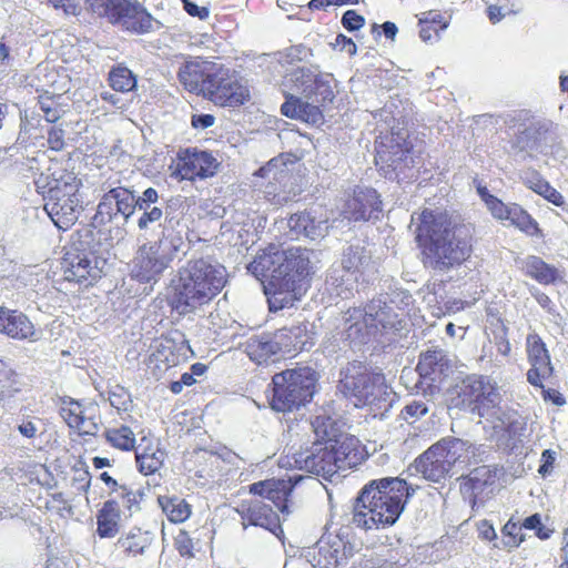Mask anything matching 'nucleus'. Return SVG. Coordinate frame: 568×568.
I'll return each mask as SVG.
<instances>
[{
  "instance_id": "f257e3e1",
  "label": "nucleus",
  "mask_w": 568,
  "mask_h": 568,
  "mask_svg": "<svg viewBox=\"0 0 568 568\" xmlns=\"http://www.w3.org/2000/svg\"><path fill=\"white\" fill-rule=\"evenodd\" d=\"M247 271L263 283L270 311L292 307L301 301L311 288L314 275L306 248L281 250L275 244L261 250Z\"/></svg>"
},
{
  "instance_id": "f03ea898",
  "label": "nucleus",
  "mask_w": 568,
  "mask_h": 568,
  "mask_svg": "<svg viewBox=\"0 0 568 568\" xmlns=\"http://www.w3.org/2000/svg\"><path fill=\"white\" fill-rule=\"evenodd\" d=\"M416 226V243L422 262L433 270L446 271L465 263L473 254L475 227L456 222L447 211L424 209Z\"/></svg>"
},
{
  "instance_id": "7ed1b4c3",
  "label": "nucleus",
  "mask_w": 568,
  "mask_h": 568,
  "mask_svg": "<svg viewBox=\"0 0 568 568\" xmlns=\"http://www.w3.org/2000/svg\"><path fill=\"white\" fill-rule=\"evenodd\" d=\"M229 282L226 267L210 257L189 260L172 282L169 303L181 315L194 313L220 295Z\"/></svg>"
},
{
  "instance_id": "20e7f679",
  "label": "nucleus",
  "mask_w": 568,
  "mask_h": 568,
  "mask_svg": "<svg viewBox=\"0 0 568 568\" xmlns=\"http://www.w3.org/2000/svg\"><path fill=\"white\" fill-rule=\"evenodd\" d=\"M414 493L415 489L399 477L373 479L356 498L353 523L366 530L389 527L397 521Z\"/></svg>"
},
{
  "instance_id": "39448f33",
  "label": "nucleus",
  "mask_w": 568,
  "mask_h": 568,
  "mask_svg": "<svg viewBox=\"0 0 568 568\" xmlns=\"http://www.w3.org/2000/svg\"><path fill=\"white\" fill-rule=\"evenodd\" d=\"M449 407L465 409L480 418L500 410L503 400L499 386L491 377L469 374L448 389Z\"/></svg>"
},
{
  "instance_id": "423d86ee",
  "label": "nucleus",
  "mask_w": 568,
  "mask_h": 568,
  "mask_svg": "<svg viewBox=\"0 0 568 568\" xmlns=\"http://www.w3.org/2000/svg\"><path fill=\"white\" fill-rule=\"evenodd\" d=\"M45 179L44 210L59 230L67 231L78 221L81 180L67 170L53 171Z\"/></svg>"
},
{
  "instance_id": "0eeeda50",
  "label": "nucleus",
  "mask_w": 568,
  "mask_h": 568,
  "mask_svg": "<svg viewBox=\"0 0 568 568\" xmlns=\"http://www.w3.org/2000/svg\"><path fill=\"white\" fill-rule=\"evenodd\" d=\"M316 372L310 367L288 368L272 377L270 407L277 413H291L313 399L316 390Z\"/></svg>"
},
{
  "instance_id": "6e6552de",
  "label": "nucleus",
  "mask_w": 568,
  "mask_h": 568,
  "mask_svg": "<svg viewBox=\"0 0 568 568\" xmlns=\"http://www.w3.org/2000/svg\"><path fill=\"white\" fill-rule=\"evenodd\" d=\"M181 243V237L162 234L156 241L140 245L131 262V277L142 284L156 282L171 267Z\"/></svg>"
},
{
  "instance_id": "1a4fd4ad",
  "label": "nucleus",
  "mask_w": 568,
  "mask_h": 568,
  "mask_svg": "<svg viewBox=\"0 0 568 568\" xmlns=\"http://www.w3.org/2000/svg\"><path fill=\"white\" fill-rule=\"evenodd\" d=\"M338 388L356 407L377 405L387 395L384 375L358 361L347 363L341 371Z\"/></svg>"
},
{
  "instance_id": "9d476101",
  "label": "nucleus",
  "mask_w": 568,
  "mask_h": 568,
  "mask_svg": "<svg viewBox=\"0 0 568 568\" xmlns=\"http://www.w3.org/2000/svg\"><path fill=\"white\" fill-rule=\"evenodd\" d=\"M88 9L122 30L144 34L152 30L153 17L139 0H87Z\"/></svg>"
},
{
  "instance_id": "9b49d317",
  "label": "nucleus",
  "mask_w": 568,
  "mask_h": 568,
  "mask_svg": "<svg viewBox=\"0 0 568 568\" xmlns=\"http://www.w3.org/2000/svg\"><path fill=\"white\" fill-rule=\"evenodd\" d=\"M203 98L219 108L237 109L250 102L251 90L237 71L219 64Z\"/></svg>"
},
{
  "instance_id": "f8f14e48",
  "label": "nucleus",
  "mask_w": 568,
  "mask_h": 568,
  "mask_svg": "<svg viewBox=\"0 0 568 568\" xmlns=\"http://www.w3.org/2000/svg\"><path fill=\"white\" fill-rule=\"evenodd\" d=\"M220 166L207 151L197 148L180 149L169 165L170 176L176 181H196L213 176Z\"/></svg>"
},
{
  "instance_id": "ddd939ff",
  "label": "nucleus",
  "mask_w": 568,
  "mask_h": 568,
  "mask_svg": "<svg viewBox=\"0 0 568 568\" xmlns=\"http://www.w3.org/2000/svg\"><path fill=\"white\" fill-rule=\"evenodd\" d=\"M98 258L77 247L68 250L61 262L64 278L84 286L93 285L102 277Z\"/></svg>"
},
{
  "instance_id": "4468645a",
  "label": "nucleus",
  "mask_w": 568,
  "mask_h": 568,
  "mask_svg": "<svg viewBox=\"0 0 568 568\" xmlns=\"http://www.w3.org/2000/svg\"><path fill=\"white\" fill-rule=\"evenodd\" d=\"M92 406H87L71 397L61 399L60 416L69 428L80 437H95L99 433V417Z\"/></svg>"
},
{
  "instance_id": "2eb2a0df",
  "label": "nucleus",
  "mask_w": 568,
  "mask_h": 568,
  "mask_svg": "<svg viewBox=\"0 0 568 568\" xmlns=\"http://www.w3.org/2000/svg\"><path fill=\"white\" fill-rule=\"evenodd\" d=\"M189 346L184 342H175L162 336L148 361V369L156 379L162 378L170 369L186 361Z\"/></svg>"
},
{
  "instance_id": "dca6fc26",
  "label": "nucleus",
  "mask_w": 568,
  "mask_h": 568,
  "mask_svg": "<svg viewBox=\"0 0 568 568\" xmlns=\"http://www.w3.org/2000/svg\"><path fill=\"white\" fill-rule=\"evenodd\" d=\"M243 528L255 526L274 535L283 534L278 514L261 499H243L235 507Z\"/></svg>"
},
{
  "instance_id": "f3484780",
  "label": "nucleus",
  "mask_w": 568,
  "mask_h": 568,
  "mask_svg": "<svg viewBox=\"0 0 568 568\" xmlns=\"http://www.w3.org/2000/svg\"><path fill=\"white\" fill-rule=\"evenodd\" d=\"M219 64L201 57L185 60L178 70V80L190 93L203 97Z\"/></svg>"
},
{
  "instance_id": "a211bd4d",
  "label": "nucleus",
  "mask_w": 568,
  "mask_h": 568,
  "mask_svg": "<svg viewBox=\"0 0 568 568\" xmlns=\"http://www.w3.org/2000/svg\"><path fill=\"white\" fill-rule=\"evenodd\" d=\"M302 479V476L267 478L252 483L247 490L253 496L272 501L282 514H287L292 491Z\"/></svg>"
},
{
  "instance_id": "6ab92c4d",
  "label": "nucleus",
  "mask_w": 568,
  "mask_h": 568,
  "mask_svg": "<svg viewBox=\"0 0 568 568\" xmlns=\"http://www.w3.org/2000/svg\"><path fill=\"white\" fill-rule=\"evenodd\" d=\"M134 211L133 192L124 186H116L102 195L93 221L98 224H105L119 214L129 219Z\"/></svg>"
},
{
  "instance_id": "aec40b11",
  "label": "nucleus",
  "mask_w": 568,
  "mask_h": 568,
  "mask_svg": "<svg viewBox=\"0 0 568 568\" xmlns=\"http://www.w3.org/2000/svg\"><path fill=\"white\" fill-rule=\"evenodd\" d=\"M383 210L381 195L369 186L356 185L347 196L344 213L353 221L377 219Z\"/></svg>"
},
{
  "instance_id": "412c9836",
  "label": "nucleus",
  "mask_w": 568,
  "mask_h": 568,
  "mask_svg": "<svg viewBox=\"0 0 568 568\" xmlns=\"http://www.w3.org/2000/svg\"><path fill=\"white\" fill-rule=\"evenodd\" d=\"M526 347L530 364L527 381L535 387H542V382L551 377L554 373L546 344L537 333H530L526 339Z\"/></svg>"
},
{
  "instance_id": "4be33fe9",
  "label": "nucleus",
  "mask_w": 568,
  "mask_h": 568,
  "mask_svg": "<svg viewBox=\"0 0 568 568\" xmlns=\"http://www.w3.org/2000/svg\"><path fill=\"white\" fill-rule=\"evenodd\" d=\"M412 148L408 143L379 142L376 145L375 165L385 176L402 172L407 166Z\"/></svg>"
},
{
  "instance_id": "5701e85b",
  "label": "nucleus",
  "mask_w": 568,
  "mask_h": 568,
  "mask_svg": "<svg viewBox=\"0 0 568 568\" xmlns=\"http://www.w3.org/2000/svg\"><path fill=\"white\" fill-rule=\"evenodd\" d=\"M285 101L281 104V114L287 119L318 126L324 122L321 106L302 100L292 92H283Z\"/></svg>"
},
{
  "instance_id": "b1692460",
  "label": "nucleus",
  "mask_w": 568,
  "mask_h": 568,
  "mask_svg": "<svg viewBox=\"0 0 568 568\" xmlns=\"http://www.w3.org/2000/svg\"><path fill=\"white\" fill-rule=\"evenodd\" d=\"M497 480V470L490 466L483 465L474 468L460 481V491L467 496L471 505H476L478 498L491 488Z\"/></svg>"
},
{
  "instance_id": "393cba45",
  "label": "nucleus",
  "mask_w": 568,
  "mask_h": 568,
  "mask_svg": "<svg viewBox=\"0 0 568 568\" xmlns=\"http://www.w3.org/2000/svg\"><path fill=\"white\" fill-rule=\"evenodd\" d=\"M0 333L13 339H32L36 329L29 317L17 310L0 306Z\"/></svg>"
},
{
  "instance_id": "a878e982",
  "label": "nucleus",
  "mask_w": 568,
  "mask_h": 568,
  "mask_svg": "<svg viewBox=\"0 0 568 568\" xmlns=\"http://www.w3.org/2000/svg\"><path fill=\"white\" fill-rule=\"evenodd\" d=\"M95 532L101 539L114 538L121 529V507L115 498L106 499L98 509Z\"/></svg>"
},
{
  "instance_id": "bb28decb",
  "label": "nucleus",
  "mask_w": 568,
  "mask_h": 568,
  "mask_svg": "<svg viewBox=\"0 0 568 568\" xmlns=\"http://www.w3.org/2000/svg\"><path fill=\"white\" fill-rule=\"evenodd\" d=\"M272 335L277 344L280 354L283 355H295L302 352L308 339L307 326L304 323L278 328Z\"/></svg>"
},
{
  "instance_id": "cd10ccee",
  "label": "nucleus",
  "mask_w": 568,
  "mask_h": 568,
  "mask_svg": "<svg viewBox=\"0 0 568 568\" xmlns=\"http://www.w3.org/2000/svg\"><path fill=\"white\" fill-rule=\"evenodd\" d=\"M165 452L155 440L143 437L135 450L138 469L144 476L153 475L163 466Z\"/></svg>"
},
{
  "instance_id": "c85d7f7f",
  "label": "nucleus",
  "mask_w": 568,
  "mask_h": 568,
  "mask_svg": "<svg viewBox=\"0 0 568 568\" xmlns=\"http://www.w3.org/2000/svg\"><path fill=\"white\" fill-rule=\"evenodd\" d=\"M326 220H318L311 211L304 210L293 213L287 219L290 231L298 236L311 240L323 237L326 232Z\"/></svg>"
},
{
  "instance_id": "c756f323",
  "label": "nucleus",
  "mask_w": 568,
  "mask_h": 568,
  "mask_svg": "<svg viewBox=\"0 0 568 568\" xmlns=\"http://www.w3.org/2000/svg\"><path fill=\"white\" fill-rule=\"evenodd\" d=\"M438 449V446L434 444L415 460L416 469L426 479L435 483L445 478L450 471Z\"/></svg>"
},
{
  "instance_id": "7c9ffc66",
  "label": "nucleus",
  "mask_w": 568,
  "mask_h": 568,
  "mask_svg": "<svg viewBox=\"0 0 568 568\" xmlns=\"http://www.w3.org/2000/svg\"><path fill=\"white\" fill-rule=\"evenodd\" d=\"M250 359L258 365L267 364L273 356L280 354L272 333L253 335L243 344Z\"/></svg>"
},
{
  "instance_id": "2f4dec72",
  "label": "nucleus",
  "mask_w": 568,
  "mask_h": 568,
  "mask_svg": "<svg viewBox=\"0 0 568 568\" xmlns=\"http://www.w3.org/2000/svg\"><path fill=\"white\" fill-rule=\"evenodd\" d=\"M305 467L313 474L329 478L339 469L338 457L333 447H321L305 458Z\"/></svg>"
},
{
  "instance_id": "473e14b6",
  "label": "nucleus",
  "mask_w": 568,
  "mask_h": 568,
  "mask_svg": "<svg viewBox=\"0 0 568 568\" xmlns=\"http://www.w3.org/2000/svg\"><path fill=\"white\" fill-rule=\"evenodd\" d=\"M523 183L534 193L542 196L556 206H562L565 199L550 183L535 169H528L523 175Z\"/></svg>"
},
{
  "instance_id": "72a5a7b5",
  "label": "nucleus",
  "mask_w": 568,
  "mask_h": 568,
  "mask_svg": "<svg viewBox=\"0 0 568 568\" xmlns=\"http://www.w3.org/2000/svg\"><path fill=\"white\" fill-rule=\"evenodd\" d=\"M446 465L452 469L456 464H467L470 458V445L459 438L448 437L435 443Z\"/></svg>"
},
{
  "instance_id": "f704fd0d",
  "label": "nucleus",
  "mask_w": 568,
  "mask_h": 568,
  "mask_svg": "<svg viewBox=\"0 0 568 568\" xmlns=\"http://www.w3.org/2000/svg\"><path fill=\"white\" fill-rule=\"evenodd\" d=\"M448 368V361L442 351H426L419 356L416 371L424 378L436 382Z\"/></svg>"
},
{
  "instance_id": "c9c22d12",
  "label": "nucleus",
  "mask_w": 568,
  "mask_h": 568,
  "mask_svg": "<svg viewBox=\"0 0 568 568\" xmlns=\"http://www.w3.org/2000/svg\"><path fill=\"white\" fill-rule=\"evenodd\" d=\"M333 449L336 452L341 468H352L361 464L365 458L364 447L361 445L359 440L353 436L337 440Z\"/></svg>"
},
{
  "instance_id": "e433bc0d",
  "label": "nucleus",
  "mask_w": 568,
  "mask_h": 568,
  "mask_svg": "<svg viewBox=\"0 0 568 568\" xmlns=\"http://www.w3.org/2000/svg\"><path fill=\"white\" fill-rule=\"evenodd\" d=\"M525 274L542 285H550L560 280L558 268L538 256H529L527 258Z\"/></svg>"
},
{
  "instance_id": "4c0bfd02",
  "label": "nucleus",
  "mask_w": 568,
  "mask_h": 568,
  "mask_svg": "<svg viewBox=\"0 0 568 568\" xmlns=\"http://www.w3.org/2000/svg\"><path fill=\"white\" fill-rule=\"evenodd\" d=\"M158 504L169 521L174 524L184 523L192 514L191 505L178 496L160 495L158 496Z\"/></svg>"
},
{
  "instance_id": "58836bf2",
  "label": "nucleus",
  "mask_w": 568,
  "mask_h": 568,
  "mask_svg": "<svg viewBox=\"0 0 568 568\" xmlns=\"http://www.w3.org/2000/svg\"><path fill=\"white\" fill-rule=\"evenodd\" d=\"M150 545L151 538L149 537V534L136 527L132 528L125 535H122L116 541V546L121 548L122 552L126 557L143 555Z\"/></svg>"
},
{
  "instance_id": "ea45409f",
  "label": "nucleus",
  "mask_w": 568,
  "mask_h": 568,
  "mask_svg": "<svg viewBox=\"0 0 568 568\" xmlns=\"http://www.w3.org/2000/svg\"><path fill=\"white\" fill-rule=\"evenodd\" d=\"M103 437L109 446L120 452H131L135 449V434L131 427L126 425L105 428Z\"/></svg>"
},
{
  "instance_id": "a19ab883",
  "label": "nucleus",
  "mask_w": 568,
  "mask_h": 568,
  "mask_svg": "<svg viewBox=\"0 0 568 568\" xmlns=\"http://www.w3.org/2000/svg\"><path fill=\"white\" fill-rule=\"evenodd\" d=\"M507 221L528 236H544L538 222L525 209L516 203L513 204V210Z\"/></svg>"
},
{
  "instance_id": "79ce46f5",
  "label": "nucleus",
  "mask_w": 568,
  "mask_h": 568,
  "mask_svg": "<svg viewBox=\"0 0 568 568\" xmlns=\"http://www.w3.org/2000/svg\"><path fill=\"white\" fill-rule=\"evenodd\" d=\"M314 75L315 74L306 68H297L284 77L283 85L288 89L286 92H295L306 97L314 82Z\"/></svg>"
},
{
  "instance_id": "37998d69",
  "label": "nucleus",
  "mask_w": 568,
  "mask_h": 568,
  "mask_svg": "<svg viewBox=\"0 0 568 568\" xmlns=\"http://www.w3.org/2000/svg\"><path fill=\"white\" fill-rule=\"evenodd\" d=\"M108 81L114 91L122 93L130 92L136 88L135 75L123 64H118L110 70Z\"/></svg>"
},
{
  "instance_id": "c03bdc74",
  "label": "nucleus",
  "mask_w": 568,
  "mask_h": 568,
  "mask_svg": "<svg viewBox=\"0 0 568 568\" xmlns=\"http://www.w3.org/2000/svg\"><path fill=\"white\" fill-rule=\"evenodd\" d=\"M305 98L313 99V101L316 102L315 105L321 106L323 110L334 101L335 93L328 80H325L322 75L315 74L314 82Z\"/></svg>"
},
{
  "instance_id": "a18cd8bd",
  "label": "nucleus",
  "mask_w": 568,
  "mask_h": 568,
  "mask_svg": "<svg viewBox=\"0 0 568 568\" xmlns=\"http://www.w3.org/2000/svg\"><path fill=\"white\" fill-rule=\"evenodd\" d=\"M20 390L17 372L0 357V398L11 397Z\"/></svg>"
},
{
  "instance_id": "49530a36",
  "label": "nucleus",
  "mask_w": 568,
  "mask_h": 568,
  "mask_svg": "<svg viewBox=\"0 0 568 568\" xmlns=\"http://www.w3.org/2000/svg\"><path fill=\"white\" fill-rule=\"evenodd\" d=\"M419 37L423 41H432L438 37L439 31L446 28L443 17L433 11L427 12V16L419 19Z\"/></svg>"
},
{
  "instance_id": "de8ad7c7",
  "label": "nucleus",
  "mask_w": 568,
  "mask_h": 568,
  "mask_svg": "<svg viewBox=\"0 0 568 568\" xmlns=\"http://www.w3.org/2000/svg\"><path fill=\"white\" fill-rule=\"evenodd\" d=\"M521 524L513 518L508 519L501 527L503 545L508 551L517 549L525 541V535L521 534Z\"/></svg>"
},
{
  "instance_id": "09e8293b",
  "label": "nucleus",
  "mask_w": 568,
  "mask_h": 568,
  "mask_svg": "<svg viewBox=\"0 0 568 568\" xmlns=\"http://www.w3.org/2000/svg\"><path fill=\"white\" fill-rule=\"evenodd\" d=\"M207 372V366L203 363H194L190 372L183 373L179 381L170 383L169 388L173 394H180L184 386H193L196 383V376H203Z\"/></svg>"
},
{
  "instance_id": "8fccbe9b",
  "label": "nucleus",
  "mask_w": 568,
  "mask_h": 568,
  "mask_svg": "<svg viewBox=\"0 0 568 568\" xmlns=\"http://www.w3.org/2000/svg\"><path fill=\"white\" fill-rule=\"evenodd\" d=\"M143 496L141 490H134L126 485H121L118 493V497L121 499L124 510L128 511L130 516L140 510Z\"/></svg>"
},
{
  "instance_id": "3c124183",
  "label": "nucleus",
  "mask_w": 568,
  "mask_h": 568,
  "mask_svg": "<svg viewBox=\"0 0 568 568\" xmlns=\"http://www.w3.org/2000/svg\"><path fill=\"white\" fill-rule=\"evenodd\" d=\"M44 508L60 517L70 516L73 513L72 505L63 493L51 494L44 503Z\"/></svg>"
},
{
  "instance_id": "603ef678",
  "label": "nucleus",
  "mask_w": 568,
  "mask_h": 568,
  "mask_svg": "<svg viewBox=\"0 0 568 568\" xmlns=\"http://www.w3.org/2000/svg\"><path fill=\"white\" fill-rule=\"evenodd\" d=\"M339 564V551L326 542H321L317 552V565L321 568H336Z\"/></svg>"
},
{
  "instance_id": "864d4df0",
  "label": "nucleus",
  "mask_w": 568,
  "mask_h": 568,
  "mask_svg": "<svg viewBox=\"0 0 568 568\" xmlns=\"http://www.w3.org/2000/svg\"><path fill=\"white\" fill-rule=\"evenodd\" d=\"M109 402L118 412H128L132 406L129 390L120 385H115L109 390Z\"/></svg>"
},
{
  "instance_id": "5fc2aeb1",
  "label": "nucleus",
  "mask_w": 568,
  "mask_h": 568,
  "mask_svg": "<svg viewBox=\"0 0 568 568\" xmlns=\"http://www.w3.org/2000/svg\"><path fill=\"white\" fill-rule=\"evenodd\" d=\"M38 104H39L40 110L43 113L44 119L48 122L54 123L61 118L62 111L60 109L58 101L54 99V97L47 95V94L40 95L39 100H38Z\"/></svg>"
},
{
  "instance_id": "6e6d98bb",
  "label": "nucleus",
  "mask_w": 568,
  "mask_h": 568,
  "mask_svg": "<svg viewBox=\"0 0 568 568\" xmlns=\"http://www.w3.org/2000/svg\"><path fill=\"white\" fill-rule=\"evenodd\" d=\"M174 548L183 558L194 557V541L189 531L181 529L174 537Z\"/></svg>"
},
{
  "instance_id": "4d7b16f0",
  "label": "nucleus",
  "mask_w": 568,
  "mask_h": 568,
  "mask_svg": "<svg viewBox=\"0 0 568 568\" xmlns=\"http://www.w3.org/2000/svg\"><path fill=\"white\" fill-rule=\"evenodd\" d=\"M428 413L427 405L422 400H414L400 410V417L409 423H414L420 417L425 416Z\"/></svg>"
},
{
  "instance_id": "13d9d810",
  "label": "nucleus",
  "mask_w": 568,
  "mask_h": 568,
  "mask_svg": "<svg viewBox=\"0 0 568 568\" xmlns=\"http://www.w3.org/2000/svg\"><path fill=\"white\" fill-rule=\"evenodd\" d=\"M485 205L490 214L498 221H507L513 210V204L507 205L495 195L489 197Z\"/></svg>"
},
{
  "instance_id": "bf43d9fd",
  "label": "nucleus",
  "mask_w": 568,
  "mask_h": 568,
  "mask_svg": "<svg viewBox=\"0 0 568 568\" xmlns=\"http://www.w3.org/2000/svg\"><path fill=\"white\" fill-rule=\"evenodd\" d=\"M514 13L511 4L508 0H499L495 4L487 8V16L493 24L498 23L505 16Z\"/></svg>"
},
{
  "instance_id": "052dcab7",
  "label": "nucleus",
  "mask_w": 568,
  "mask_h": 568,
  "mask_svg": "<svg viewBox=\"0 0 568 568\" xmlns=\"http://www.w3.org/2000/svg\"><path fill=\"white\" fill-rule=\"evenodd\" d=\"M342 26L349 32L359 30L365 24V18L355 10H347L342 17Z\"/></svg>"
},
{
  "instance_id": "680f3d73",
  "label": "nucleus",
  "mask_w": 568,
  "mask_h": 568,
  "mask_svg": "<svg viewBox=\"0 0 568 568\" xmlns=\"http://www.w3.org/2000/svg\"><path fill=\"white\" fill-rule=\"evenodd\" d=\"M55 10H62L67 16H79L81 7L75 0H47Z\"/></svg>"
},
{
  "instance_id": "e2e57ef3",
  "label": "nucleus",
  "mask_w": 568,
  "mask_h": 568,
  "mask_svg": "<svg viewBox=\"0 0 568 568\" xmlns=\"http://www.w3.org/2000/svg\"><path fill=\"white\" fill-rule=\"evenodd\" d=\"M276 168V160L273 159L268 161L264 166H261L256 172L255 175L260 178H268L272 175L275 180H282L287 175V171L285 170H275Z\"/></svg>"
},
{
  "instance_id": "0e129e2a",
  "label": "nucleus",
  "mask_w": 568,
  "mask_h": 568,
  "mask_svg": "<svg viewBox=\"0 0 568 568\" xmlns=\"http://www.w3.org/2000/svg\"><path fill=\"white\" fill-rule=\"evenodd\" d=\"M162 209L153 206L152 209L144 211L138 220V226L140 230H145L150 223L158 222L162 219Z\"/></svg>"
},
{
  "instance_id": "69168bd1",
  "label": "nucleus",
  "mask_w": 568,
  "mask_h": 568,
  "mask_svg": "<svg viewBox=\"0 0 568 568\" xmlns=\"http://www.w3.org/2000/svg\"><path fill=\"white\" fill-rule=\"evenodd\" d=\"M48 145L53 151H61L64 148V131L53 126L48 132Z\"/></svg>"
},
{
  "instance_id": "338daca9",
  "label": "nucleus",
  "mask_w": 568,
  "mask_h": 568,
  "mask_svg": "<svg viewBox=\"0 0 568 568\" xmlns=\"http://www.w3.org/2000/svg\"><path fill=\"white\" fill-rule=\"evenodd\" d=\"M477 532L479 539L484 541H495L497 539L494 525L487 519H483L477 524Z\"/></svg>"
},
{
  "instance_id": "774afa93",
  "label": "nucleus",
  "mask_w": 568,
  "mask_h": 568,
  "mask_svg": "<svg viewBox=\"0 0 568 568\" xmlns=\"http://www.w3.org/2000/svg\"><path fill=\"white\" fill-rule=\"evenodd\" d=\"M555 460H556L555 453L551 449H545L541 453V459H540L541 464L538 468V473L542 477L550 474L551 469L554 468Z\"/></svg>"
}]
</instances>
